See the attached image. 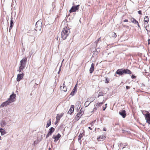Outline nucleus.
Here are the masks:
<instances>
[{"mask_svg": "<svg viewBox=\"0 0 150 150\" xmlns=\"http://www.w3.org/2000/svg\"><path fill=\"white\" fill-rule=\"evenodd\" d=\"M128 20L127 19H125L124 21L125 22H128Z\"/></svg>", "mask_w": 150, "mask_h": 150, "instance_id": "obj_50", "label": "nucleus"}, {"mask_svg": "<svg viewBox=\"0 0 150 150\" xmlns=\"http://www.w3.org/2000/svg\"><path fill=\"white\" fill-rule=\"evenodd\" d=\"M137 24L138 26V27L139 28H140V25H139V23H138H138H137Z\"/></svg>", "mask_w": 150, "mask_h": 150, "instance_id": "obj_53", "label": "nucleus"}, {"mask_svg": "<svg viewBox=\"0 0 150 150\" xmlns=\"http://www.w3.org/2000/svg\"><path fill=\"white\" fill-rule=\"evenodd\" d=\"M5 150H8V149H5Z\"/></svg>", "mask_w": 150, "mask_h": 150, "instance_id": "obj_63", "label": "nucleus"}, {"mask_svg": "<svg viewBox=\"0 0 150 150\" xmlns=\"http://www.w3.org/2000/svg\"><path fill=\"white\" fill-rule=\"evenodd\" d=\"M128 131H126L124 130H122V133H124L126 132H127Z\"/></svg>", "mask_w": 150, "mask_h": 150, "instance_id": "obj_43", "label": "nucleus"}, {"mask_svg": "<svg viewBox=\"0 0 150 150\" xmlns=\"http://www.w3.org/2000/svg\"><path fill=\"white\" fill-rule=\"evenodd\" d=\"M24 75V74L23 73L18 74L17 78V81H20L23 78Z\"/></svg>", "mask_w": 150, "mask_h": 150, "instance_id": "obj_10", "label": "nucleus"}, {"mask_svg": "<svg viewBox=\"0 0 150 150\" xmlns=\"http://www.w3.org/2000/svg\"><path fill=\"white\" fill-rule=\"evenodd\" d=\"M103 104V102H101L99 103H97L96 105V107L98 108V107L101 106Z\"/></svg>", "mask_w": 150, "mask_h": 150, "instance_id": "obj_26", "label": "nucleus"}, {"mask_svg": "<svg viewBox=\"0 0 150 150\" xmlns=\"http://www.w3.org/2000/svg\"><path fill=\"white\" fill-rule=\"evenodd\" d=\"M103 96V93L100 92L99 93L98 95V98L100 96Z\"/></svg>", "mask_w": 150, "mask_h": 150, "instance_id": "obj_33", "label": "nucleus"}, {"mask_svg": "<svg viewBox=\"0 0 150 150\" xmlns=\"http://www.w3.org/2000/svg\"><path fill=\"white\" fill-rule=\"evenodd\" d=\"M95 122H96V120H94L90 124V125H91V126H93V125H94V123H95Z\"/></svg>", "mask_w": 150, "mask_h": 150, "instance_id": "obj_34", "label": "nucleus"}, {"mask_svg": "<svg viewBox=\"0 0 150 150\" xmlns=\"http://www.w3.org/2000/svg\"><path fill=\"white\" fill-rule=\"evenodd\" d=\"M82 137V135L81 134H80L78 136V140L79 141H81V139Z\"/></svg>", "mask_w": 150, "mask_h": 150, "instance_id": "obj_27", "label": "nucleus"}, {"mask_svg": "<svg viewBox=\"0 0 150 150\" xmlns=\"http://www.w3.org/2000/svg\"><path fill=\"white\" fill-rule=\"evenodd\" d=\"M14 19H13V18L12 17V16L11 17V21L10 22V25L13 26V21Z\"/></svg>", "mask_w": 150, "mask_h": 150, "instance_id": "obj_21", "label": "nucleus"}, {"mask_svg": "<svg viewBox=\"0 0 150 150\" xmlns=\"http://www.w3.org/2000/svg\"><path fill=\"white\" fill-rule=\"evenodd\" d=\"M50 150V147L49 149H48V150Z\"/></svg>", "mask_w": 150, "mask_h": 150, "instance_id": "obj_58", "label": "nucleus"}, {"mask_svg": "<svg viewBox=\"0 0 150 150\" xmlns=\"http://www.w3.org/2000/svg\"><path fill=\"white\" fill-rule=\"evenodd\" d=\"M138 13L139 14H140V15H142V11H138Z\"/></svg>", "mask_w": 150, "mask_h": 150, "instance_id": "obj_42", "label": "nucleus"}, {"mask_svg": "<svg viewBox=\"0 0 150 150\" xmlns=\"http://www.w3.org/2000/svg\"><path fill=\"white\" fill-rule=\"evenodd\" d=\"M149 21V18L148 16H146L144 18V22L148 23Z\"/></svg>", "mask_w": 150, "mask_h": 150, "instance_id": "obj_22", "label": "nucleus"}, {"mask_svg": "<svg viewBox=\"0 0 150 150\" xmlns=\"http://www.w3.org/2000/svg\"><path fill=\"white\" fill-rule=\"evenodd\" d=\"M79 113L80 111H79L75 117V119L77 120H78L82 115L81 114Z\"/></svg>", "mask_w": 150, "mask_h": 150, "instance_id": "obj_16", "label": "nucleus"}, {"mask_svg": "<svg viewBox=\"0 0 150 150\" xmlns=\"http://www.w3.org/2000/svg\"><path fill=\"white\" fill-rule=\"evenodd\" d=\"M97 110V108H96V107H95V108H94L93 111L96 110Z\"/></svg>", "mask_w": 150, "mask_h": 150, "instance_id": "obj_47", "label": "nucleus"}, {"mask_svg": "<svg viewBox=\"0 0 150 150\" xmlns=\"http://www.w3.org/2000/svg\"><path fill=\"white\" fill-rule=\"evenodd\" d=\"M30 32H32L33 35H35L36 34V33L35 32V30H32Z\"/></svg>", "mask_w": 150, "mask_h": 150, "instance_id": "obj_35", "label": "nucleus"}, {"mask_svg": "<svg viewBox=\"0 0 150 150\" xmlns=\"http://www.w3.org/2000/svg\"><path fill=\"white\" fill-rule=\"evenodd\" d=\"M88 128L89 129H90V130H92V128H91V127H88Z\"/></svg>", "mask_w": 150, "mask_h": 150, "instance_id": "obj_54", "label": "nucleus"}, {"mask_svg": "<svg viewBox=\"0 0 150 150\" xmlns=\"http://www.w3.org/2000/svg\"><path fill=\"white\" fill-rule=\"evenodd\" d=\"M0 125L2 127H4L6 125V122L5 120H2L0 122Z\"/></svg>", "mask_w": 150, "mask_h": 150, "instance_id": "obj_13", "label": "nucleus"}, {"mask_svg": "<svg viewBox=\"0 0 150 150\" xmlns=\"http://www.w3.org/2000/svg\"><path fill=\"white\" fill-rule=\"evenodd\" d=\"M115 125H119V124H115Z\"/></svg>", "mask_w": 150, "mask_h": 150, "instance_id": "obj_59", "label": "nucleus"}, {"mask_svg": "<svg viewBox=\"0 0 150 150\" xmlns=\"http://www.w3.org/2000/svg\"><path fill=\"white\" fill-rule=\"evenodd\" d=\"M79 6L80 5H78L76 6H73L71 9L69 10V11L70 12L76 11V10H78Z\"/></svg>", "mask_w": 150, "mask_h": 150, "instance_id": "obj_5", "label": "nucleus"}, {"mask_svg": "<svg viewBox=\"0 0 150 150\" xmlns=\"http://www.w3.org/2000/svg\"><path fill=\"white\" fill-rule=\"evenodd\" d=\"M27 58L26 57L23 58L20 61V65L24 66L25 67L26 63Z\"/></svg>", "mask_w": 150, "mask_h": 150, "instance_id": "obj_6", "label": "nucleus"}, {"mask_svg": "<svg viewBox=\"0 0 150 150\" xmlns=\"http://www.w3.org/2000/svg\"><path fill=\"white\" fill-rule=\"evenodd\" d=\"M54 130L55 129L53 127H51L49 129V131L48 133L51 135L52 133L54 132Z\"/></svg>", "mask_w": 150, "mask_h": 150, "instance_id": "obj_18", "label": "nucleus"}, {"mask_svg": "<svg viewBox=\"0 0 150 150\" xmlns=\"http://www.w3.org/2000/svg\"><path fill=\"white\" fill-rule=\"evenodd\" d=\"M42 22L41 20L38 21L35 25V30L36 31H40L42 28Z\"/></svg>", "mask_w": 150, "mask_h": 150, "instance_id": "obj_3", "label": "nucleus"}, {"mask_svg": "<svg viewBox=\"0 0 150 150\" xmlns=\"http://www.w3.org/2000/svg\"><path fill=\"white\" fill-rule=\"evenodd\" d=\"M106 107L107 106H105V107H104L103 110L104 111L105 110L106 108Z\"/></svg>", "mask_w": 150, "mask_h": 150, "instance_id": "obj_46", "label": "nucleus"}, {"mask_svg": "<svg viewBox=\"0 0 150 150\" xmlns=\"http://www.w3.org/2000/svg\"><path fill=\"white\" fill-rule=\"evenodd\" d=\"M105 82L106 83H108L109 82V81L108 80L107 78L106 79V80Z\"/></svg>", "mask_w": 150, "mask_h": 150, "instance_id": "obj_40", "label": "nucleus"}, {"mask_svg": "<svg viewBox=\"0 0 150 150\" xmlns=\"http://www.w3.org/2000/svg\"><path fill=\"white\" fill-rule=\"evenodd\" d=\"M13 27V26L10 25L9 28V32L10 33V32H10L12 28Z\"/></svg>", "mask_w": 150, "mask_h": 150, "instance_id": "obj_38", "label": "nucleus"}, {"mask_svg": "<svg viewBox=\"0 0 150 150\" xmlns=\"http://www.w3.org/2000/svg\"><path fill=\"white\" fill-rule=\"evenodd\" d=\"M61 137V135L59 133H58L56 136L53 135L52 137V138L55 139L54 142H56Z\"/></svg>", "mask_w": 150, "mask_h": 150, "instance_id": "obj_11", "label": "nucleus"}, {"mask_svg": "<svg viewBox=\"0 0 150 150\" xmlns=\"http://www.w3.org/2000/svg\"><path fill=\"white\" fill-rule=\"evenodd\" d=\"M77 89H76V88H75L74 89H73L72 91V92H71V94H70V95L71 96H74V95L75 94L76 92L77 91Z\"/></svg>", "mask_w": 150, "mask_h": 150, "instance_id": "obj_20", "label": "nucleus"}, {"mask_svg": "<svg viewBox=\"0 0 150 150\" xmlns=\"http://www.w3.org/2000/svg\"><path fill=\"white\" fill-rule=\"evenodd\" d=\"M0 132L1 133V134L2 135H4L6 134V132L5 131V130L2 128V130L0 131Z\"/></svg>", "mask_w": 150, "mask_h": 150, "instance_id": "obj_24", "label": "nucleus"}, {"mask_svg": "<svg viewBox=\"0 0 150 150\" xmlns=\"http://www.w3.org/2000/svg\"><path fill=\"white\" fill-rule=\"evenodd\" d=\"M107 105V104H105V106H106Z\"/></svg>", "mask_w": 150, "mask_h": 150, "instance_id": "obj_60", "label": "nucleus"}, {"mask_svg": "<svg viewBox=\"0 0 150 150\" xmlns=\"http://www.w3.org/2000/svg\"><path fill=\"white\" fill-rule=\"evenodd\" d=\"M64 61V59H63V60L62 61V63H61V66H60V67L59 71L58 72V74H59V72H60V71H61V67H62V62H63Z\"/></svg>", "mask_w": 150, "mask_h": 150, "instance_id": "obj_36", "label": "nucleus"}, {"mask_svg": "<svg viewBox=\"0 0 150 150\" xmlns=\"http://www.w3.org/2000/svg\"><path fill=\"white\" fill-rule=\"evenodd\" d=\"M126 88L127 89H128L130 88V87L128 86H126Z\"/></svg>", "mask_w": 150, "mask_h": 150, "instance_id": "obj_44", "label": "nucleus"}, {"mask_svg": "<svg viewBox=\"0 0 150 150\" xmlns=\"http://www.w3.org/2000/svg\"><path fill=\"white\" fill-rule=\"evenodd\" d=\"M51 135V134H49L48 133L47 134L46 136V138H47L49 136Z\"/></svg>", "mask_w": 150, "mask_h": 150, "instance_id": "obj_39", "label": "nucleus"}, {"mask_svg": "<svg viewBox=\"0 0 150 150\" xmlns=\"http://www.w3.org/2000/svg\"><path fill=\"white\" fill-rule=\"evenodd\" d=\"M77 85L76 84L75 85V86H74V89H75V88H76V89H77Z\"/></svg>", "mask_w": 150, "mask_h": 150, "instance_id": "obj_48", "label": "nucleus"}, {"mask_svg": "<svg viewBox=\"0 0 150 150\" xmlns=\"http://www.w3.org/2000/svg\"><path fill=\"white\" fill-rule=\"evenodd\" d=\"M16 96V94L13 93L10 96V98L8 100L10 101V102H11V101L13 102L15 100Z\"/></svg>", "mask_w": 150, "mask_h": 150, "instance_id": "obj_9", "label": "nucleus"}, {"mask_svg": "<svg viewBox=\"0 0 150 150\" xmlns=\"http://www.w3.org/2000/svg\"><path fill=\"white\" fill-rule=\"evenodd\" d=\"M103 130L104 131H106V128L104 127L103 128Z\"/></svg>", "mask_w": 150, "mask_h": 150, "instance_id": "obj_49", "label": "nucleus"}, {"mask_svg": "<svg viewBox=\"0 0 150 150\" xmlns=\"http://www.w3.org/2000/svg\"><path fill=\"white\" fill-rule=\"evenodd\" d=\"M130 20L132 22L135 24H137V23H138V21L133 18H131Z\"/></svg>", "mask_w": 150, "mask_h": 150, "instance_id": "obj_19", "label": "nucleus"}, {"mask_svg": "<svg viewBox=\"0 0 150 150\" xmlns=\"http://www.w3.org/2000/svg\"><path fill=\"white\" fill-rule=\"evenodd\" d=\"M1 139V136H0V140Z\"/></svg>", "mask_w": 150, "mask_h": 150, "instance_id": "obj_62", "label": "nucleus"}, {"mask_svg": "<svg viewBox=\"0 0 150 150\" xmlns=\"http://www.w3.org/2000/svg\"><path fill=\"white\" fill-rule=\"evenodd\" d=\"M136 76H134V75H132V76H131V78H132V79H135V78H136Z\"/></svg>", "mask_w": 150, "mask_h": 150, "instance_id": "obj_41", "label": "nucleus"}, {"mask_svg": "<svg viewBox=\"0 0 150 150\" xmlns=\"http://www.w3.org/2000/svg\"><path fill=\"white\" fill-rule=\"evenodd\" d=\"M74 106L73 105H72L71 106V108H70V109L69 110L68 112V113H69L70 114H71L74 111Z\"/></svg>", "mask_w": 150, "mask_h": 150, "instance_id": "obj_15", "label": "nucleus"}, {"mask_svg": "<svg viewBox=\"0 0 150 150\" xmlns=\"http://www.w3.org/2000/svg\"><path fill=\"white\" fill-rule=\"evenodd\" d=\"M70 30L66 27L64 29L61 33V37L64 40L67 38L70 33Z\"/></svg>", "mask_w": 150, "mask_h": 150, "instance_id": "obj_2", "label": "nucleus"}, {"mask_svg": "<svg viewBox=\"0 0 150 150\" xmlns=\"http://www.w3.org/2000/svg\"><path fill=\"white\" fill-rule=\"evenodd\" d=\"M94 64L93 63H92L91 64V67L89 69L90 73H92L94 71Z\"/></svg>", "mask_w": 150, "mask_h": 150, "instance_id": "obj_14", "label": "nucleus"}, {"mask_svg": "<svg viewBox=\"0 0 150 150\" xmlns=\"http://www.w3.org/2000/svg\"><path fill=\"white\" fill-rule=\"evenodd\" d=\"M124 27L126 28V27H127L128 28H129V27L127 25H124Z\"/></svg>", "mask_w": 150, "mask_h": 150, "instance_id": "obj_55", "label": "nucleus"}, {"mask_svg": "<svg viewBox=\"0 0 150 150\" xmlns=\"http://www.w3.org/2000/svg\"><path fill=\"white\" fill-rule=\"evenodd\" d=\"M149 27V25H146V30L147 31H148L147 30V28H148V27Z\"/></svg>", "mask_w": 150, "mask_h": 150, "instance_id": "obj_51", "label": "nucleus"}, {"mask_svg": "<svg viewBox=\"0 0 150 150\" xmlns=\"http://www.w3.org/2000/svg\"><path fill=\"white\" fill-rule=\"evenodd\" d=\"M10 103H11V102H10V101L9 100H6L5 102H3L2 104L0 106V108H3L5 106H6L7 105L9 104Z\"/></svg>", "mask_w": 150, "mask_h": 150, "instance_id": "obj_8", "label": "nucleus"}, {"mask_svg": "<svg viewBox=\"0 0 150 150\" xmlns=\"http://www.w3.org/2000/svg\"><path fill=\"white\" fill-rule=\"evenodd\" d=\"M91 102L92 101H91V102L89 103L88 100L86 101L85 103V106L86 107H87Z\"/></svg>", "mask_w": 150, "mask_h": 150, "instance_id": "obj_25", "label": "nucleus"}, {"mask_svg": "<svg viewBox=\"0 0 150 150\" xmlns=\"http://www.w3.org/2000/svg\"><path fill=\"white\" fill-rule=\"evenodd\" d=\"M80 113L82 115H83L84 113V111L82 110V108H81L80 110Z\"/></svg>", "mask_w": 150, "mask_h": 150, "instance_id": "obj_31", "label": "nucleus"}, {"mask_svg": "<svg viewBox=\"0 0 150 150\" xmlns=\"http://www.w3.org/2000/svg\"><path fill=\"white\" fill-rule=\"evenodd\" d=\"M116 73L120 76H122L124 74H131L132 72L128 69H118L116 72Z\"/></svg>", "mask_w": 150, "mask_h": 150, "instance_id": "obj_1", "label": "nucleus"}, {"mask_svg": "<svg viewBox=\"0 0 150 150\" xmlns=\"http://www.w3.org/2000/svg\"><path fill=\"white\" fill-rule=\"evenodd\" d=\"M2 130V128H0V131H1V130Z\"/></svg>", "mask_w": 150, "mask_h": 150, "instance_id": "obj_56", "label": "nucleus"}, {"mask_svg": "<svg viewBox=\"0 0 150 150\" xmlns=\"http://www.w3.org/2000/svg\"><path fill=\"white\" fill-rule=\"evenodd\" d=\"M148 45H149L150 44V39H148Z\"/></svg>", "mask_w": 150, "mask_h": 150, "instance_id": "obj_45", "label": "nucleus"}, {"mask_svg": "<svg viewBox=\"0 0 150 150\" xmlns=\"http://www.w3.org/2000/svg\"><path fill=\"white\" fill-rule=\"evenodd\" d=\"M63 115V114L62 113L60 115L59 114H57V116L56 117V124L59 121L60 119Z\"/></svg>", "mask_w": 150, "mask_h": 150, "instance_id": "obj_12", "label": "nucleus"}, {"mask_svg": "<svg viewBox=\"0 0 150 150\" xmlns=\"http://www.w3.org/2000/svg\"><path fill=\"white\" fill-rule=\"evenodd\" d=\"M61 89L64 92L66 91L67 90V87L64 84H63V86H61L60 87Z\"/></svg>", "mask_w": 150, "mask_h": 150, "instance_id": "obj_17", "label": "nucleus"}, {"mask_svg": "<svg viewBox=\"0 0 150 150\" xmlns=\"http://www.w3.org/2000/svg\"><path fill=\"white\" fill-rule=\"evenodd\" d=\"M13 27V26L10 25L9 28V32L10 33V32H10L12 28Z\"/></svg>", "mask_w": 150, "mask_h": 150, "instance_id": "obj_37", "label": "nucleus"}, {"mask_svg": "<svg viewBox=\"0 0 150 150\" xmlns=\"http://www.w3.org/2000/svg\"><path fill=\"white\" fill-rule=\"evenodd\" d=\"M144 115L145 116L146 122L149 124H150V113L147 112L146 114Z\"/></svg>", "mask_w": 150, "mask_h": 150, "instance_id": "obj_4", "label": "nucleus"}, {"mask_svg": "<svg viewBox=\"0 0 150 150\" xmlns=\"http://www.w3.org/2000/svg\"><path fill=\"white\" fill-rule=\"evenodd\" d=\"M22 70L20 68H19V69L18 70V71L19 72H21V71Z\"/></svg>", "mask_w": 150, "mask_h": 150, "instance_id": "obj_52", "label": "nucleus"}, {"mask_svg": "<svg viewBox=\"0 0 150 150\" xmlns=\"http://www.w3.org/2000/svg\"><path fill=\"white\" fill-rule=\"evenodd\" d=\"M126 28H128L127 27H126Z\"/></svg>", "mask_w": 150, "mask_h": 150, "instance_id": "obj_61", "label": "nucleus"}, {"mask_svg": "<svg viewBox=\"0 0 150 150\" xmlns=\"http://www.w3.org/2000/svg\"><path fill=\"white\" fill-rule=\"evenodd\" d=\"M105 138V137L104 136H100L99 137H98V141H101L100 140H99V139H104V138Z\"/></svg>", "mask_w": 150, "mask_h": 150, "instance_id": "obj_29", "label": "nucleus"}, {"mask_svg": "<svg viewBox=\"0 0 150 150\" xmlns=\"http://www.w3.org/2000/svg\"><path fill=\"white\" fill-rule=\"evenodd\" d=\"M112 36L114 38H115L116 36L117 35L115 33H112Z\"/></svg>", "mask_w": 150, "mask_h": 150, "instance_id": "obj_28", "label": "nucleus"}, {"mask_svg": "<svg viewBox=\"0 0 150 150\" xmlns=\"http://www.w3.org/2000/svg\"><path fill=\"white\" fill-rule=\"evenodd\" d=\"M125 146H128V144L127 143H125Z\"/></svg>", "mask_w": 150, "mask_h": 150, "instance_id": "obj_57", "label": "nucleus"}, {"mask_svg": "<svg viewBox=\"0 0 150 150\" xmlns=\"http://www.w3.org/2000/svg\"><path fill=\"white\" fill-rule=\"evenodd\" d=\"M101 38H99L97 40H96L95 42V43L96 45L98 42L100 40V39Z\"/></svg>", "mask_w": 150, "mask_h": 150, "instance_id": "obj_32", "label": "nucleus"}, {"mask_svg": "<svg viewBox=\"0 0 150 150\" xmlns=\"http://www.w3.org/2000/svg\"><path fill=\"white\" fill-rule=\"evenodd\" d=\"M25 67V66L20 65L19 68H20L22 70H23Z\"/></svg>", "mask_w": 150, "mask_h": 150, "instance_id": "obj_30", "label": "nucleus"}, {"mask_svg": "<svg viewBox=\"0 0 150 150\" xmlns=\"http://www.w3.org/2000/svg\"><path fill=\"white\" fill-rule=\"evenodd\" d=\"M51 125V119H50L49 121L47 122V124L46 125V128H47L48 127L50 126Z\"/></svg>", "mask_w": 150, "mask_h": 150, "instance_id": "obj_23", "label": "nucleus"}, {"mask_svg": "<svg viewBox=\"0 0 150 150\" xmlns=\"http://www.w3.org/2000/svg\"><path fill=\"white\" fill-rule=\"evenodd\" d=\"M119 113L122 116L123 118H125L126 116V111L125 110H122L120 111Z\"/></svg>", "mask_w": 150, "mask_h": 150, "instance_id": "obj_7", "label": "nucleus"}]
</instances>
